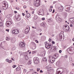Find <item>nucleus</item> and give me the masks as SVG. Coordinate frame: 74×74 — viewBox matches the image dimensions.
I'll use <instances>...</instances> for the list:
<instances>
[{"label": "nucleus", "instance_id": "1", "mask_svg": "<svg viewBox=\"0 0 74 74\" xmlns=\"http://www.w3.org/2000/svg\"><path fill=\"white\" fill-rule=\"evenodd\" d=\"M34 5L36 7H38L40 6V1L39 0H34Z\"/></svg>", "mask_w": 74, "mask_h": 74}, {"label": "nucleus", "instance_id": "2", "mask_svg": "<svg viewBox=\"0 0 74 74\" xmlns=\"http://www.w3.org/2000/svg\"><path fill=\"white\" fill-rule=\"evenodd\" d=\"M67 51L70 54H72L74 53V49L73 47H70L67 49Z\"/></svg>", "mask_w": 74, "mask_h": 74}, {"label": "nucleus", "instance_id": "3", "mask_svg": "<svg viewBox=\"0 0 74 74\" xmlns=\"http://www.w3.org/2000/svg\"><path fill=\"white\" fill-rule=\"evenodd\" d=\"M8 3L6 1H4L2 4V7H4V8H3L4 10H6L8 8Z\"/></svg>", "mask_w": 74, "mask_h": 74}, {"label": "nucleus", "instance_id": "4", "mask_svg": "<svg viewBox=\"0 0 74 74\" xmlns=\"http://www.w3.org/2000/svg\"><path fill=\"white\" fill-rule=\"evenodd\" d=\"M49 61L50 62H51V63L54 62L55 60V59L54 57H53V56H49Z\"/></svg>", "mask_w": 74, "mask_h": 74}, {"label": "nucleus", "instance_id": "5", "mask_svg": "<svg viewBox=\"0 0 74 74\" xmlns=\"http://www.w3.org/2000/svg\"><path fill=\"white\" fill-rule=\"evenodd\" d=\"M64 30L65 31V32H68L69 30V29H70V27L69 26H67V25H65L64 26Z\"/></svg>", "mask_w": 74, "mask_h": 74}, {"label": "nucleus", "instance_id": "6", "mask_svg": "<svg viewBox=\"0 0 74 74\" xmlns=\"http://www.w3.org/2000/svg\"><path fill=\"white\" fill-rule=\"evenodd\" d=\"M52 47V45H51V43L49 42L48 43H47L45 44V47L46 48L48 49L50 48H51Z\"/></svg>", "mask_w": 74, "mask_h": 74}, {"label": "nucleus", "instance_id": "7", "mask_svg": "<svg viewBox=\"0 0 74 74\" xmlns=\"http://www.w3.org/2000/svg\"><path fill=\"white\" fill-rule=\"evenodd\" d=\"M39 61V59L38 57H34V62L35 64H37Z\"/></svg>", "mask_w": 74, "mask_h": 74}, {"label": "nucleus", "instance_id": "8", "mask_svg": "<svg viewBox=\"0 0 74 74\" xmlns=\"http://www.w3.org/2000/svg\"><path fill=\"white\" fill-rule=\"evenodd\" d=\"M64 33V32H61L60 35V39L61 41H63V38L62 36H63V33Z\"/></svg>", "mask_w": 74, "mask_h": 74}, {"label": "nucleus", "instance_id": "9", "mask_svg": "<svg viewBox=\"0 0 74 74\" xmlns=\"http://www.w3.org/2000/svg\"><path fill=\"white\" fill-rule=\"evenodd\" d=\"M12 33L14 34H16L19 33V30L18 29L13 30L12 31Z\"/></svg>", "mask_w": 74, "mask_h": 74}, {"label": "nucleus", "instance_id": "10", "mask_svg": "<svg viewBox=\"0 0 74 74\" xmlns=\"http://www.w3.org/2000/svg\"><path fill=\"white\" fill-rule=\"evenodd\" d=\"M66 7V8L65 9V11L69 12L70 10V5H66L65 6Z\"/></svg>", "mask_w": 74, "mask_h": 74}, {"label": "nucleus", "instance_id": "11", "mask_svg": "<svg viewBox=\"0 0 74 74\" xmlns=\"http://www.w3.org/2000/svg\"><path fill=\"white\" fill-rule=\"evenodd\" d=\"M19 45L21 48H24L25 47V44L23 43V42L20 43L19 44Z\"/></svg>", "mask_w": 74, "mask_h": 74}, {"label": "nucleus", "instance_id": "12", "mask_svg": "<svg viewBox=\"0 0 74 74\" xmlns=\"http://www.w3.org/2000/svg\"><path fill=\"white\" fill-rule=\"evenodd\" d=\"M12 23V22L7 21L6 23V25L7 27L10 26Z\"/></svg>", "mask_w": 74, "mask_h": 74}, {"label": "nucleus", "instance_id": "13", "mask_svg": "<svg viewBox=\"0 0 74 74\" xmlns=\"http://www.w3.org/2000/svg\"><path fill=\"white\" fill-rule=\"evenodd\" d=\"M38 13H39V15H42V14H43L44 12H43V10L42 9L40 10L38 12Z\"/></svg>", "mask_w": 74, "mask_h": 74}, {"label": "nucleus", "instance_id": "14", "mask_svg": "<svg viewBox=\"0 0 74 74\" xmlns=\"http://www.w3.org/2000/svg\"><path fill=\"white\" fill-rule=\"evenodd\" d=\"M56 21H60V20H61V18H60L59 16H57L56 17Z\"/></svg>", "mask_w": 74, "mask_h": 74}, {"label": "nucleus", "instance_id": "15", "mask_svg": "<svg viewBox=\"0 0 74 74\" xmlns=\"http://www.w3.org/2000/svg\"><path fill=\"white\" fill-rule=\"evenodd\" d=\"M40 25L42 26H43V27H47V24L45 23H41Z\"/></svg>", "mask_w": 74, "mask_h": 74}, {"label": "nucleus", "instance_id": "16", "mask_svg": "<svg viewBox=\"0 0 74 74\" xmlns=\"http://www.w3.org/2000/svg\"><path fill=\"white\" fill-rule=\"evenodd\" d=\"M59 54H56L54 55L53 56L54 58V59H56V58L59 57Z\"/></svg>", "mask_w": 74, "mask_h": 74}, {"label": "nucleus", "instance_id": "17", "mask_svg": "<svg viewBox=\"0 0 74 74\" xmlns=\"http://www.w3.org/2000/svg\"><path fill=\"white\" fill-rule=\"evenodd\" d=\"M21 17L20 16H18L17 18H16V19L18 21H19L21 20Z\"/></svg>", "mask_w": 74, "mask_h": 74}, {"label": "nucleus", "instance_id": "18", "mask_svg": "<svg viewBox=\"0 0 74 74\" xmlns=\"http://www.w3.org/2000/svg\"><path fill=\"white\" fill-rule=\"evenodd\" d=\"M70 21L72 23H73L74 21V18H71L69 19Z\"/></svg>", "mask_w": 74, "mask_h": 74}, {"label": "nucleus", "instance_id": "19", "mask_svg": "<svg viewBox=\"0 0 74 74\" xmlns=\"http://www.w3.org/2000/svg\"><path fill=\"white\" fill-rule=\"evenodd\" d=\"M25 34H27L29 32V29H25Z\"/></svg>", "mask_w": 74, "mask_h": 74}, {"label": "nucleus", "instance_id": "20", "mask_svg": "<svg viewBox=\"0 0 74 74\" xmlns=\"http://www.w3.org/2000/svg\"><path fill=\"white\" fill-rule=\"evenodd\" d=\"M63 9H64V8H63V6H60L59 8V10H60V11H62L63 10Z\"/></svg>", "mask_w": 74, "mask_h": 74}, {"label": "nucleus", "instance_id": "21", "mask_svg": "<svg viewBox=\"0 0 74 74\" xmlns=\"http://www.w3.org/2000/svg\"><path fill=\"white\" fill-rule=\"evenodd\" d=\"M26 16L27 17V18H29L30 16V14L29 13H27L26 14Z\"/></svg>", "mask_w": 74, "mask_h": 74}, {"label": "nucleus", "instance_id": "22", "mask_svg": "<svg viewBox=\"0 0 74 74\" xmlns=\"http://www.w3.org/2000/svg\"><path fill=\"white\" fill-rule=\"evenodd\" d=\"M27 55H28V54L26 52L23 53V55H24L25 57L26 56H27Z\"/></svg>", "mask_w": 74, "mask_h": 74}, {"label": "nucleus", "instance_id": "23", "mask_svg": "<svg viewBox=\"0 0 74 74\" xmlns=\"http://www.w3.org/2000/svg\"><path fill=\"white\" fill-rule=\"evenodd\" d=\"M42 60L43 62H46L47 61V58L45 57H43L42 58Z\"/></svg>", "mask_w": 74, "mask_h": 74}, {"label": "nucleus", "instance_id": "24", "mask_svg": "<svg viewBox=\"0 0 74 74\" xmlns=\"http://www.w3.org/2000/svg\"><path fill=\"white\" fill-rule=\"evenodd\" d=\"M16 71H19L21 70V68L19 66L17 67L16 69Z\"/></svg>", "mask_w": 74, "mask_h": 74}, {"label": "nucleus", "instance_id": "25", "mask_svg": "<svg viewBox=\"0 0 74 74\" xmlns=\"http://www.w3.org/2000/svg\"><path fill=\"white\" fill-rule=\"evenodd\" d=\"M11 16H12V14H8L7 16V17L8 18H10V17H11Z\"/></svg>", "mask_w": 74, "mask_h": 74}, {"label": "nucleus", "instance_id": "26", "mask_svg": "<svg viewBox=\"0 0 74 74\" xmlns=\"http://www.w3.org/2000/svg\"><path fill=\"white\" fill-rule=\"evenodd\" d=\"M50 51L51 52H53L55 51L53 48L52 47L50 49Z\"/></svg>", "mask_w": 74, "mask_h": 74}, {"label": "nucleus", "instance_id": "27", "mask_svg": "<svg viewBox=\"0 0 74 74\" xmlns=\"http://www.w3.org/2000/svg\"><path fill=\"white\" fill-rule=\"evenodd\" d=\"M53 49H54V51L56 50L57 49V47L56 46H53V47H52Z\"/></svg>", "mask_w": 74, "mask_h": 74}, {"label": "nucleus", "instance_id": "28", "mask_svg": "<svg viewBox=\"0 0 74 74\" xmlns=\"http://www.w3.org/2000/svg\"><path fill=\"white\" fill-rule=\"evenodd\" d=\"M27 64H28V65L31 64H32V62H31V61H29L28 62Z\"/></svg>", "mask_w": 74, "mask_h": 74}, {"label": "nucleus", "instance_id": "29", "mask_svg": "<svg viewBox=\"0 0 74 74\" xmlns=\"http://www.w3.org/2000/svg\"><path fill=\"white\" fill-rule=\"evenodd\" d=\"M25 57L26 60H28V59H29V58L28 57V56H26Z\"/></svg>", "mask_w": 74, "mask_h": 74}, {"label": "nucleus", "instance_id": "30", "mask_svg": "<svg viewBox=\"0 0 74 74\" xmlns=\"http://www.w3.org/2000/svg\"><path fill=\"white\" fill-rule=\"evenodd\" d=\"M3 26V23L0 22V27L1 26Z\"/></svg>", "mask_w": 74, "mask_h": 74}, {"label": "nucleus", "instance_id": "31", "mask_svg": "<svg viewBox=\"0 0 74 74\" xmlns=\"http://www.w3.org/2000/svg\"><path fill=\"white\" fill-rule=\"evenodd\" d=\"M12 49L13 50H15L16 49V47L14 46L12 48Z\"/></svg>", "mask_w": 74, "mask_h": 74}, {"label": "nucleus", "instance_id": "32", "mask_svg": "<svg viewBox=\"0 0 74 74\" xmlns=\"http://www.w3.org/2000/svg\"><path fill=\"white\" fill-rule=\"evenodd\" d=\"M46 68L47 69H50V68H51V66H49V65L47 66Z\"/></svg>", "mask_w": 74, "mask_h": 74}, {"label": "nucleus", "instance_id": "33", "mask_svg": "<svg viewBox=\"0 0 74 74\" xmlns=\"http://www.w3.org/2000/svg\"><path fill=\"white\" fill-rule=\"evenodd\" d=\"M29 29H30L29 26H27L26 28V29H28V30H29Z\"/></svg>", "mask_w": 74, "mask_h": 74}, {"label": "nucleus", "instance_id": "34", "mask_svg": "<svg viewBox=\"0 0 74 74\" xmlns=\"http://www.w3.org/2000/svg\"><path fill=\"white\" fill-rule=\"evenodd\" d=\"M60 71H57L56 73V74H60ZM59 73H60L59 74Z\"/></svg>", "mask_w": 74, "mask_h": 74}, {"label": "nucleus", "instance_id": "35", "mask_svg": "<svg viewBox=\"0 0 74 74\" xmlns=\"http://www.w3.org/2000/svg\"><path fill=\"white\" fill-rule=\"evenodd\" d=\"M19 53L21 56V55H23V53L22 52H19Z\"/></svg>", "mask_w": 74, "mask_h": 74}, {"label": "nucleus", "instance_id": "36", "mask_svg": "<svg viewBox=\"0 0 74 74\" xmlns=\"http://www.w3.org/2000/svg\"><path fill=\"white\" fill-rule=\"evenodd\" d=\"M36 53V51H33L32 52V54H34L35 53Z\"/></svg>", "mask_w": 74, "mask_h": 74}, {"label": "nucleus", "instance_id": "37", "mask_svg": "<svg viewBox=\"0 0 74 74\" xmlns=\"http://www.w3.org/2000/svg\"><path fill=\"white\" fill-rule=\"evenodd\" d=\"M23 72L24 73H26V71H27V70H26V69H24L23 70Z\"/></svg>", "mask_w": 74, "mask_h": 74}, {"label": "nucleus", "instance_id": "38", "mask_svg": "<svg viewBox=\"0 0 74 74\" xmlns=\"http://www.w3.org/2000/svg\"><path fill=\"white\" fill-rule=\"evenodd\" d=\"M49 12H51V11H52V9H49Z\"/></svg>", "mask_w": 74, "mask_h": 74}, {"label": "nucleus", "instance_id": "39", "mask_svg": "<svg viewBox=\"0 0 74 74\" xmlns=\"http://www.w3.org/2000/svg\"><path fill=\"white\" fill-rule=\"evenodd\" d=\"M6 40L7 41H8V40H9V38L8 37H6Z\"/></svg>", "mask_w": 74, "mask_h": 74}, {"label": "nucleus", "instance_id": "40", "mask_svg": "<svg viewBox=\"0 0 74 74\" xmlns=\"http://www.w3.org/2000/svg\"><path fill=\"white\" fill-rule=\"evenodd\" d=\"M13 68H15L16 67V65H13L12 66Z\"/></svg>", "mask_w": 74, "mask_h": 74}, {"label": "nucleus", "instance_id": "41", "mask_svg": "<svg viewBox=\"0 0 74 74\" xmlns=\"http://www.w3.org/2000/svg\"><path fill=\"white\" fill-rule=\"evenodd\" d=\"M6 62H9V59H6Z\"/></svg>", "mask_w": 74, "mask_h": 74}, {"label": "nucleus", "instance_id": "42", "mask_svg": "<svg viewBox=\"0 0 74 74\" xmlns=\"http://www.w3.org/2000/svg\"><path fill=\"white\" fill-rule=\"evenodd\" d=\"M11 62H12V60H10L9 61L8 63H11Z\"/></svg>", "mask_w": 74, "mask_h": 74}, {"label": "nucleus", "instance_id": "43", "mask_svg": "<svg viewBox=\"0 0 74 74\" xmlns=\"http://www.w3.org/2000/svg\"><path fill=\"white\" fill-rule=\"evenodd\" d=\"M51 41H52L51 39L49 38V42H51Z\"/></svg>", "mask_w": 74, "mask_h": 74}, {"label": "nucleus", "instance_id": "44", "mask_svg": "<svg viewBox=\"0 0 74 74\" xmlns=\"http://www.w3.org/2000/svg\"><path fill=\"white\" fill-rule=\"evenodd\" d=\"M51 42L53 44H54L55 43V42L53 41H52Z\"/></svg>", "mask_w": 74, "mask_h": 74}, {"label": "nucleus", "instance_id": "45", "mask_svg": "<svg viewBox=\"0 0 74 74\" xmlns=\"http://www.w3.org/2000/svg\"><path fill=\"white\" fill-rule=\"evenodd\" d=\"M42 20H43V21H44V20H45V18H42Z\"/></svg>", "mask_w": 74, "mask_h": 74}, {"label": "nucleus", "instance_id": "46", "mask_svg": "<svg viewBox=\"0 0 74 74\" xmlns=\"http://www.w3.org/2000/svg\"><path fill=\"white\" fill-rule=\"evenodd\" d=\"M2 44V42H1V46H0V47H1V48H3V47H2V46H1Z\"/></svg>", "mask_w": 74, "mask_h": 74}, {"label": "nucleus", "instance_id": "47", "mask_svg": "<svg viewBox=\"0 0 74 74\" xmlns=\"http://www.w3.org/2000/svg\"><path fill=\"white\" fill-rule=\"evenodd\" d=\"M35 41L36 42V43H38V41H37V40H36Z\"/></svg>", "mask_w": 74, "mask_h": 74}, {"label": "nucleus", "instance_id": "48", "mask_svg": "<svg viewBox=\"0 0 74 74\" xmlns=\"http://www.w3.org/2000/svg\"><path fill=\"white\" fill-rule=\"evenodd\" d=\"M59 53H62V50H60L59 51Z\"/></svg>", "mask_w": 74, "mask_h": 74}, {"label": "nucleus", "instance_id": "49", "mask_svg": "<svg viewBox=\"0 0 74 74\" xmlns=\"http://www.w3.org/2000/svg\"><path fill=\"white\" fill-rule=\"evenodd\" d=\"M16 10H19V8L18 7L16 8Z\"/></svg>", "mask_w": 74, "mask_h": 74}, {"label": "nucleus", "instance_id": "50", "mask_svg": "<svg viewBox=\"0 0 74 74\" xmlns=\"http://www.w3.org/2000/svg\"><path fill=\"white\" fill-rule=\"evenodd\" d=\"M55 12V10L54 9L53 10V11L52 12V13H54Z\"/></svg>", "mask_w": 74, "mask_h": 74}, {"label": "nucleus", "instance_id": "51", "mask_svg": "<svg viewBox=\"0 0 74 74\" xmlns=\"http://www.w3.org/2000/svg\"><path fill=\"white\" fill-rule=\"evenodd\" d=\"M50 8H53V6H50Z\"/></svg>", "mask_w": 74, "mask_h": 74}, {"label": "nucleus", "instance_id": "52", "mask_svg": "<svg viewBox=\"0 0 74 74\" xmlns=\"http://www.w3.org/2000/svg\"><path fill=\"white\" fill-rule=\"evenodd\" d=\"M40 73H43V71L42 70H40Z\"/></svg>", "mask_w": 74, "mask_h": 74}, {"label": "nucleus", "instance_id": "53", "mask_svg": "<svg viewBox=\"0 0 74 74\" xmlns=\"http://www.w3.org/2000/svg\"><path fill=\"white\" fill-rule=\"evenodd\" d=\"M6 31H7L8 32H9V29H6Z\"/></svg>", "mask_w": 74, "mask_h": 74}, {"label": "nucleus", "instance_id": "54", "mask_svg": "<svg viewBox=\"0 0 74 74\" xmlns=\"http://www.w3.org/2000/svg\"><path fill=\"white\" fill-rule=\"evenodd\" d=\"M30 71H33V69H29Z\"/></svg>", "mask_w": 74, "mask_h": 74}, {"label": "nucleus", "instance_id": "55", "mask_svg": "<svg viewBox=\"0 0 74 74\" xmlns=\"http://www.w3.org/2000/svg\"><path fill=\"white\" fill-rule=\"evenodd\" d=\"M23 7H24V8H26V6H24Z\"/></svg>", "mask_w": 74, "mask_h": 74}, {"label": "nucleus", "instance_id": "56", "mask_svg": "<svg viewBox=\"0 0 74 74\" xmlns=\"http://www.w3.org/2000/svg\"><path fill=\"white\" fill-rule=\"evenodd\" d=\"M22 15H23V16H25V14L23 13H22Z\"/></svg>", "mask_w": 74, "mask_h": 74}, {"label": "nucleus", "instance_id": "57", "mask_svg": "<svg viewBox=\"0 0 74 74\" xmlns=\"http://www.w3.org/2000/svg\"><path fill=\"white\" fill-rule=\"evenodd\" d=\"M72 66H74V63H72Z\"/></svg>", "mask_w": 74, "mask_h": 74}, {"label": "nucleus", "instance_id": "58", "mask_svg": "<svg viewBox=\"0 0 74 74\" xmlns=\"http://www.w3.org/2000/svg\"><path fill=\"white\" fill-rule=\"evenodd\" d=\"M34 11H32V14H34Z\"/></svg>", "mask_w": 74, "mask_h": 74}, {"label": "nucleus", "instance_id": "59", "mask_svg": "<svg viewBox=\"0 0 74 74\" xmlns=\"http://www.w3.org/2000/svg\"><path fill=\"white\" fill-rule=\"evenodd\" d=\"M65 58H67V56H65Z\"/></svg>", "mask_w": 74, "mask_h": 74}, {"label": "nucleus", "instance_id": "60", "mask_svg": "<svg viewBox=\"0 0 74 74\" xmlns=\"http://www.w3.org/2000/svg\"><path fill=\"white\" fill-rule=\"evenodd\" d=\"M17 12L16 11H14V13H16Z\"/></svg>", "mask_w": 74, "mask_h": 74}, {"label": "nucleus", "instance_id": "61", "mask_svg": "<svg viewBox=\"0 0 74 74\" xmlns=\"http://www.w3.org/2000/svg\"><path fill=\"white\" fill-rule=\"evenodd\" d=\"M70 27H72V26H73V25H72L71 24L70 25Z\"/></svg>", "mask_w": 74, "mask_h": 74}, {"label": "nucleus", "instance_id": "62", "mask_svg": "<svg viewBox=\"0 0 74 74\" xmlns=\"http://www.w3.org/2000/svg\"><path fill=\"white\" fill-rule=\"evenodd\" d=\"M72 41H74V38H73L72 40Z\"/></svg>", "mask_w": 74, "mask_h": 74}, {"label": "nucleus", "instance_id": "63", "mask_svg": "<svg viewBox=\"0 0 74 74\" xmlns=\"http://www.w3.org/2000/svg\"><path fill=\"white\" fill-rule=\"evenodd\" d=\"M51 36H52V37H53V36H54V35L52 34V35H51Z\"/></svg>", "mask_w": 74, "mask_h": 74}, {"label": "nucleus", "instance_id": "64", "mask_svg": "<svg viewBox=\"0 0 74 74\" xmlns=\"http://www.w3.org/2000/svg\"><path fill=\"white\" fill-rule=\"evenodd\" d=\"M39 70H38V69H37V71H38Z\"/></svg>", "mask_w": 74, "mask_h": 74}]
</instances>
